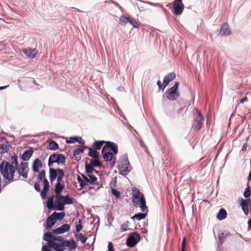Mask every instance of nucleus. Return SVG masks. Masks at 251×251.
Returning a JSON list of instances; mask_svg holds the SVG:
<instances>
[{
	"label": "nucleus",
	"instance_id": "nucleus-52",
	"mask_svg": "<svg viewBox=\"0 0 251 251\" xmlns=\"http://www.w3.org/2000/svg\"><path fill=\"white\" fill-rule=\"evenodd\" d=\"M248 229L249 230L250 229H251V219L249 220V221L248 222Z\"/></svg>",
	"mask_w": 251,
	"mask_h": 251
},
{
	"label": "nucleus",
	"instance_id": "nucleus-38",
	"mask_svg": "<svg viewBox=\"0 0 251 251\" xmlns=\"http://www.w3.org/2000/svg\"><path fill=\"white\" fill-rule=\"evenodd\" d=\"M76 238H77V240H80L83 244L85 243L87 239V238L86 237L84 236L81 233L78 234L76 235Z\"/></svg>",
	"mask_w": 251,
	"mask_h": 251
},
{
	"label": "nucleus",
	"instance_id": "nucleus-43",
	"mask_svg": "<svg viewBox=\"0 0 251 251\" xmlns=\"http://www.w3.org/2000/svg\"><path fill=\"white\" fill-rule=\"evenodd\" d=\"M78 223H79V224L76 225V231L77 232H79L81 230V229L82 228V226L81 225V220H80V219L79 220Z\"/></svg>",
	"mask_w": 251,
	"mask_h": 251
},
{
	"label": "nucleus",
	"instance_id": "nucleus-1",
	"mask_svg": "<svg viewBox=\"0 0 251 251\" xmlns=\"http://www.w3.org/2000/svg\"><path fill=\"white\" fill-rule=\"evenodd\" d=\"M43 239L48 242V248H52L56 251H63L66 247L74 250L76 247V243L73 239L71 241L64 240L63 237L53 235L50 231L44 233Z\"/></svg>",
	"mask_w": 251,
	"mask_h": 251
},
{
	"label": "nucleus",
	"instance_id": "nucleus-47",
	"mask_svg": "<svg viewBox=\"0 0 251 251\" xmlns=\"http://www.w3.org/2000/svg\"><path fill=\"white\" fill-rule=\"evenodd\" d=\"M185 242H186V238H184L182 240L181 251H185Z\"/></svg>",
	"mask_w": 251,
	"mask_h": 251
},
{
	"label": "nucleus",
	"instance_id": "nucleus-8",
	"mask_svg": "<svg viewBox=\"0 0 251 251\" xmlns=\"http://www.w3.org/2000/svg\"><path fill=\"white\" fill-rule=\"evenodd\" d=\"M66 158L64 155L59 153H53L50 155L49 161L48 166L50 168H52L53 164L57 163L58 164H64L65 163Z\"/></svg>",
	"mask_w": 251,
	"mask_h": 251
},
{
	"label": "nucleus",
	"instance_id": "nucleus-12",
	"mask_svg": "<svg viewBox=\"0 0 251 251\" xmlns=\"http://www.w3.org/2000/svg\"><path fill=\"white\" fill-rule=\"evenodd\" d=\"M140 235L136 232L132 233L126 240V245L129 247H133L139 241Z\"/></svg>",
	"mask_w": 251,
	"mask_h": 251
},
{
	"label": "nucleus",
	"instance_id": "nucleus-31",
	"mask_svg": "<svg viewBox=\"0 0 251 251\" xmlns=\"http://www.w3.org/2000/svg\"><path fill=\"white\" fill-rule=\"evenodd\" d=\"M85 172L86 175L92 174L94 172L97 173V171L93 168L90 164H85Z\"/></svg>",
	"mask_w": 251,
	"mask_h": 251
},
{
	"label": "nucleus",
	"instance_id": "nucleus-41",
	"mask_svg": "<svg viewBox=\"0 0 251 251\" xmlns=\"http://www.w3.org/2000/svg\"><path fill=\"white\" fill-rule=\"evenodd\" d=\"M251 195V190L250 189L249 187L246 188L244 192V196L245 198H248Z\"/></svg>",
	"mask_w": 251,
	"mask_h": 251
},
{
	"label": "nucleus",
	"instance_id": "nucleus-6",
	"mask_svg": "<svg viewBox=\"0 0 251 251\" xmlns=\"http://www.w3.org/2000/svg\"><path fill=\"white\" fill-rule=\"evenodd\" d=\"M38 179L39 182L42 181L43 180L44 188L41 192V196L42 199H46L47 195L50 190V185L48 180L46 178L45 170H42L41 172H39Z\"/></svg>",
	"mask_w": 251,
	"mask_h": 251
},
{
	"label": "nucleus",
	"instance_id": "nucleus-24",
	"mask_svg": "<svg viewBox=\"0 0 251 251\" xmlns=\"http://www.w3.org/2000/svg\"><path fill=\"white\" fill-rule=\"evenodd\" d=\"M89 150V152L88 155L94 158V159H99V153L97 151V150L92 149V148H88Z\"/></svg>",
	"mask_w": 251,
	"mask_h": 251
},
{
	"label": "nucleus",
	"instance_id": "nucleus-23",
	"mask_svg": "<svg viewBox=\"0 0 251 251\" xmlns=\"http://www.w3.org/2000/svg\"><path fill=\"white\" fill-rule=\"evenodd\" d=\"M56 222V220H55V218L52 214L47 219L46 224H47V229H49L51 228Z\"/></svg>",
	"mask_w": 251,
	"mask_h": 251
},
{
	"label": "nucleus",
	"instance_id": "nucleus-60",
	"mask_svg": "<svg viewBox=\"0 0 251 251\" xmlns=\"http://www.w3.org/2000/svg\"><path fill=\"white\" fill-rule=\"evenodd\" d=\"M75 8V9L76 10V11H78V12H82L81 10H79L78 9H77V8Z\"/></svg>",
	"mask_w": 251,
	"mask_h": 251
},
{
	"label": "nucleus",
	"instance_id": "nucleus-40",
	"mask_svg": "<svg viewBox=\"0 0 251 251\" xmlns=\"http://www.w3.org/2000/svg\"><path fill=\"white\" fill-rule=\"evenodd\" d=\"M129 23L134 27H138L140 25L135 20L130 18Z\"/></svg>",
	"mask_w": 251,
	"mask_h": 251
},
{
	"label": "nucleus",
	"instance_id": "nucleus-37",
	"mask_svg": "<svg viewBox=\"0 0 251 251\" xmlns=\"http://www.w3.org/2000/svg\"><path fill=\"white\" fill-rule=\"evenodd\" d=\"M53 215L54 216V218H55V220H57V219L59 220H62L64 216H65V213L64 212H61V213H56L54 212L52 213Z\"/></svg>",
	"mask_w": 251,
	"mask_h": 251
},
{
	"label": "nucleus",
	"instance_id": "nucleus-28",
	"mask_svg": "<svg viewBox=\"0 0 251 251\" xmlns=\"http://www.w3.org/2000/svg\"><path fill=\"white\" fill-rule=\"evenodd\" d=\"M48 148L50 150H53V151L56 150L59 148V145L54 141L50 140L49 142V144L48 146Z\"/></svg>",
	"mask_w": 251,
	"mask_h": 251
},
{
	"label": "nucleus",
	"instance_id": "nucleus-50",
	"mask_svg": "<svg viewBox=\"0 0 251 251\" xmlns=\"http://www.w3.org/2000/svg\"><path fill=\"white\" fill-rule=\"evenodd\" d=\"M79 183L81 188H83L85 185H87L86 182L83 180H81V182Z\"/></svg>",
	"mask_w": 251,
	"mask_h": 251
},
{
	"label": "nucleus",
	"instance_id": "nucleus-45",
	"mask_svg": "<svg viewBox=\"0 0 251 251\" xmlns=\"http://www.w3.org/2000/svg\"><path fill=\"white\" fill-rule=\"evenodd\" d=\"M75 142H79L78 139L77 138H71L70 140H68L66 141L67 143H74Z\"/></svg>",
	"mask_w": 251,
	"mask_h": 251
},
{
	"label": "nucleus",
	"instance_id": "nucleus-53",
	"mask_svg": "<svg viewBox=\"0 0 251 251\" xmlns=\"http://www.w3.org/2000/svg\"><path fill=\"white\" fill-rule=\"evenodd\" d=\"M139 143H140V146L142 147H143V148L145 147V144H144V143L143 142V141L140 140L139 141Z\"/></svg>",
	"mask_w": 251,
	"mask_h": 251
},
{
	"label": "nucleus",
	"instance_id": "nucleus-29",
	"mask_svg": "<svg viewBox=\"0 0 251 251\" xmlns=\"http://www.w3.org/2000/svg\"><path fill=\"white\" fill-rule=\"evenodd\" d=\"M226 215L227 213L226 210L224 208H221L217 216V218L220 220H222L226 218Z\"/></svg>",
	"mask_w": 251,
	"mask_h": 251
},
{
	"label": "nucleus",
	"instance_id": "nucleus-35",
	"mask_svg": "<svg viewBox=\"0 0 251 251\" xmlns=\"http://www.w3.org/2000/svg\"><path fill=\"white\" fill-rule=\"evenodd\" d=\"M129 20H130L129 17H126L124 15H122L120 17V19H119L120 24L124 25H126L127 23H129Z\"/></svg>",
	"mask_w": 251,
	"mask_h": 251
},
{
	"label": "nucleus",
	"instance_id": "nucleus-22",
	"mask_svg": "<svg viewBox=\"0 0 251 251\" xmlns=\"http://www.w3.org/2000/svg\"><path fill=\"white\" fill-rule=\"evenodd\" d=\"M43 166V163L39 159H36L33 164L32 170L35 173H39V169L41 168Z\"/></svg>",
	"mask_w": 251,
	"mask_h": 251
},
{
	"label": "nucleus",
	"instance_id": "nucleus-10",
	"mask_svg": "<svg viewBox=\"0 0 251 251\" xmlns=\"http://www.w3.org/2000/svg\"><path fill=\"white\" fill-rule=\"evenodd\" d=\"M16 170H17L19 174V176L17 178L19 179L20 176L24 178H27V174L29 170L27 163L24 162H21L20 165L16 167Z\"/></svg>",
	"mask_w": 251,
	"mask_h": 251
},
{
	"label": "nucleus",
	"instance_id": "nucleus-56",
	"mask_svg": "<svg viewBox=\"0 0 251 251\" xmlns=\"http://www.w3.org/2000/svg\"><path fill=\"white\" fill-rule=\"evenodd\" d=\"M7 87V86L0 87V90L4 89L6 88Z\"/></svg>",
	"mask_w": 251,
	"mask_h": 251
},
{
	"label": "nucleus",
	"instance_id": "nucleus-3",
	"mask_svg": "<svg viewBox=\"0 0 251 251\" xmlns=\"http://www.w3.org/2000/svg\"><path fill=\"white\" fill-rule=\"evenodd\" d=\"M50 180L53 182L57 178V183L55 185V195H61V193L64 189L65 184L63 178L65 176L64 171L61 169H55L50 168L49 170Z\"/></svg>",
	"mask_w": 251,
	"mask_h": 251
},
{
	"label": "nucleus",
	"instance_id": "nucleus-33",
	"mask_svg": "<svg viewBox=\"0 0 251 251\" xmlns=\"http://www.w3.org/2000/svg\"><path fill=\"white\" fill-rule=\"evenodd\" d=\"M9 162L10 164H12L13 167L16 168L19 165L17 156L16 155L12 156Z\"/></svg>",
	"mask_w": 251,
	"mask_h": 251
},
{
	"label": "nucleus",
	"instance_id": "nucleus-59",
	"mask_svg": "<svg viewBox=\"0 0 251 251\" xmlns=\"http://www.w3.org/2000/svg\"><path fill=\"white\" fill-rule=\"evenodd\" d=\"M183 109V108H181L178 110V113H180L181 111H182Z\"/></svg>",
	"mask_w": 251,
	"mask_h": 251
},
{
	"label": "nucleus",
	"instance_id": "nucleus-7",
	"mask_svg": "<svg viewBox=\"0 0 251 251\" xmlns=\"http://www.w3.org/2000/svg\"><path fill=\"white\" fill-rule=\"evenodd\" d=\"M119 168L123 175L127 174L132 169L126 154L123 155L120 158Z\"/></svg>",
	"mask_w": 251,
	"mask_h": 251
},
{
	"label": "nucleus",
	"instance_id": "nucleus-14",
	"mask_svg": "<svg viewBox=\"0 0 251 251\" xmlns=\"http://www.w3.org/2000/svg\"><path fill=\"white\" fill-rule=\"evenodd\" d=\"M108 151H112L114 154L118 153V149L117 145L114 142L106 141L105 145L103 147V152Z\"/></svg>",
	"mask_w": 251,
	"mask_h": 251
},
{
	"label": "nucleus",
	"instance_id": "nucleus-51",
	"mask_svg": "<svg viewBox=\"0 0 251 251\" xmlns=\"http://www.w3.org/2000/svg\"><path fill=\"white\" fill-rule=\"evenodd\" d=\"M157 84L158 86V88L159 90L161 89H162V84H161V82L160 80H158L157 82Z\"/></svg>",
	"mask_w": 251,
	"mask_h": 251
},
{
	"label": "nucleus",
	"instance_id": "nucleus-20",
	"mask_svg": "<svg viewBox=\"0 0 251 251\" xmlns=\"http://www.w3.org/2000/svg\"><path fill=\"white\" fill-rule=\"evenodd\" d=\"M174 9V13L176 15H180L183 12L184 5L183 3H173Z\"/></svg>",
	"mask_w": 251,
	"mask_h": 251
},
{
	"label": "nucleus",
	"instance_id": "nucleus-25",
	"mask_svg": "<svg viewBox=\"0 0 251 251\" xmlns=\"http://www.w3.org/2000/svg\"><path fill=\"white\" fill-rule=\"evenodd\" d=\"M104 144H106V141H95L92 144V149L96 150H99Z\"/></svg>",
	"mask_w": 251,
	"mask_h": 251
},
{
	"label": "nucleus",
	"instance_id": "nucleus-48",
	"mask_svg": "<svg viewBox=\"0 0 251 251\" xmlns=\"http://www.w3.org/2000/svg\"><path fill=\"white\" fill-rule=\"evenodd\" d=\"M248 101V98L247 97H245L240 100V103H243L245 102Z\"/></svg>",
	"mask_w": 251,
	"mask_h": 251
},
{
	"label": "nucleus",
	"instance_id": "nucleus-32",
	"mask_svg": "<svg viewBox=\"0 0 251 251\" xmlns=\"http://www.w3.org/2000/svg\"><path fill=\"white\" fill-rule=\"evenodd\" d=\"M145 212V213H139L138 214H136L132 217V219H136L139 221L140 220L145 219V218H146V217L147 215V213H148L146 212Z\"/></svg>",
	"mask_w": 251,
	"mask_h": 251
},
{
	"label": "nucleus",
	"instance_id": "nucleus-34",
	"mask_svg": "<svg viewBox=\"0 0 251 251\" xmlns=\"http://www.w3.org/2000/svg\"><path fill=\"white\" fill-rule=\"evenodd\" d=\"M90 164L93 168L101 167L102 165L101 163L98 160V159H91Z\"/></svg>",
	"mask_w": 251,
	"mask_h": 251
},
{
	"label": "nucleus",
	"instance_id": "nucleus-17",
	"mask_svg": "<svg viewBox=\"0 0 251 251\" xmlns=\"http://www.w3.org/2000/svg\"><path fill=\"white\" fill-rule=\"evenodd\" d=\"M23 52L28 58H34L36 56L38 51L36 49L27 48L22 50Z\"/></svg>",
	"mask_w": 251,
	"mask_h": 251
},
{
	"label": "nucleus",
	"instance_id": "nucleus-42",
	"mask_svg": "<svg viewBox=\"0 0 251 251\" xmlns=\"http://www.w3.org/2000/svg\"><path fill=\"white\" fill-rule=\"evenodd\" d=\"M112 193L117 198H119L120 197V192L114 188H112Z\"/></svg>",
	"mask_w": 251,
	"mask_h": 251
},
{
	"label": "nucleus",
	"instance_id": "nucleus-49",
	"mask_svg": "<svg viewBox=\"0 0 251 251\" xmlns=\"http://www.w3.org/2000/svg\"><path fill=\"white\" fill-rule=\"evenodd\" d=\"M42 251H51L50 250L48 247L47 245H44L42 247Z\"/></svg>",
	"mask_w": 251,
	"mask_h": 251
},
{
	"label": "nucleus",
	"instance_id": "nucleus-61",
	"mask_svg": "<svg viewBox=\"0 0 251 251\" xmlns=\"http://www.w3.org/2000/svg\"><path fill=\"white\" fill-rule=\"evenodd\" d=\"M237 106H238V105H237V106L235 107V110H236Z\"/></svg>",
	"mask_w": 251,
	"mask_h": 251
},
{
	"label": "nucleus",
	"instance_id": "nucleus-2",
	"mask_svg": "<svg viewBox=\"0 0 251 251\" xmlns=\"http://www.w3.org/2000/svg\"><path fill=\"white\" fill-rule=\"evenodd\" d=\"M73 203V199L67 195H55L48 199L47 206L49 209L63 211L64 205Z\"/></svg>",
	"mask_w": 251,
	"mask_h": 251
},
{
	"label": "nucleus",
	"instance_id": "nucleus-26",
	"mask_svg": "<svg viewBox=\"0 0 251 251\" xmlns=\"http://www.w3.org/2000/svg\"><path fill=\"white\" fill-rule=\"evenodd\" d=\"M229 235L230 234L228 232L227 233H219L218 234V239L220 244H222L225 240L227 238L228 236H229Z\"/></svg>",
	"mask_w": 251,
	"mask_h": 251
},
{
	"label": "nucleus",
	"instance_id": "nucleus-36",
	"mask_svg": "<svg viewBox=\"0 0 251 251\" xmlns=\"http://www.w3.org/2000/svg\"><path fill=\"white\" fill-rule=\"evenodd\" d=\"M87 148H88L87 147L83 146L81 148H76L75 149L74 152V155H76L82 153L84 152L85 149Z\"/></svg>",
	"mask_w": 251,
	"mask_h": 251
},
{
	"label": "nucleus",
	"instance_id": "nucleus-15",
	"mask_svg": "<svg viewBox=\"0 0 251 251\" xmlns=\"http://www.w3.org/2000/svg\"><path fill=\"white\" fill-rule=\"evenodd\" d=\"M87 176L82 175L83 180L86 182V184L89 185L90 184L94 185L96 183L98 180L97 177L93 175L92 174L87 175Z\"/></svg>",
	"mask_w": 251,
	"mask_h": 251
},
{
	"label": "nucleus",
	"instance_id": "nucleus-46",
	"mask_svg": "<svg viewBox=\"0 0 251 251\" xmlns=\"http://www.w3.org/2000/svg\"><path fill=\"white\" fill-rule=\"evenodd\" d=\"M108 250L107 251H115L112 242H109L108 244Z\"/></svg>",
	"mask_w": 251,
	"mask_h": 251
},
{
	"label": "nucleus",
	"instance_id": "nucleus-16",
	"mask_svg": "<svg viewBox=\"0 0 251 251\" xmlns=\"http://www.w3.org/2000/svg\"><path fill=\"white\" fill-rule=\"evenodd\" d=\"M70 229V226L68 224H64L55 229L52 230L51 234H59L64 233L68 231Z\"/></svg>",
	"mask_w": 251,
	"mask_h": 251
},
{
	"label": "nucleus",
	"instance_id": "nucleus-19",
	"mask_svg": "<svg viewBox=\"0 0 251 251\" xmlns=\"http://www.w3.org/2000/svg\"><path fill=\"white\" fill-rule=\"evenodd\" d=\"M231 34V31L229 27V25L227 23H224L221 27L219 34L221 36L224 35H228Z\"/></svg>",
	"mask_w": 251,
	"mask_h": 251
},
{
	"label": "nucleus",
	"instance_id": "nucleus-62",
	"mask_svg": "<svg viewBox=\"0 0 251 251\" xmlns=\"http://www.w3.org/2000/svg\"><path fill=\"white\" fill-rule=\"evenodd\" d=\"M250 163H251V158L250 159Z\"/></svg>",
	"mask_w": 251,
	"mask_h": 251
},
{
	"label": "nucleus",
	"instance_id": "nucleus-27",
	"mask_svg": "<svg viewBox=\"0 0 251 251\" xmlns=\"http://www.w3.org/2000/svg\"><path fill=\"white\" fill-rule=\"evenodd\" d=\"M33 152V151L31 150H28L24 152L22 156V159L24 160V161L28 160L30 157L31 156Z\"/></svg>",
	"mask_w": 251,
	"mask_h": 251
},
{
	"label": "nucleus",
	"instance_id": "nucleus-4",
	"mask_svg": "<svg viewBox=\"0 0 251 251\" xmlns=\"http://www.w3.org/2000/svg\"><path fill=\"white\" fill-rule=\"evenodd\" d=\"M16 168L10 164L9 162L3 161L0 165V172L4 179L8 181L7 183L18 180L15 178Z\"/></svg>",
	"mask_w": 251,
	"mask_h": 251
},
{
	"label": "nucleus",
	"instance_id": "nucleus-54",
	"mask_svg": "<svg viewBox=\"0 0 251 251\" xmlns=\"http://www.w3.org/2000/svg\"><path fill=\"white\" fill-rule=\"evenodd\" d=\"M79 142H78V143L81 144H84L85 143V142L84 141L82 140L81 138H79V139H78Z\"/></svg>",
	"mask_w": 251,
	"mask_h": 251
},
{
	"label": "nucleus",
	"instance_id": "nucleus-13",
	"mask_svg": "<svg viewBox=\"0 0 251 251\" xmlns=\"http://www.w3.org/2000/svg\"><path fill=\"white\" fill-rule=\"evenodd\" d=\"M101 153L103 155V158L105 161H110L111 165L113 166H114L116 160V157L115 156V154L110 152L107 150H106V151L103 152V149L102 150Z\"/></svg>",
	"mask_w": 251,
	"mask_h": 251
},
{
	"label": "nucleus",
	"instance_id": "nucleus-39",
	"mask_svg": "<svg viewBox=\"0 0 251 251\" xmlns=\"http://www.w3.org/2000/svg\"><path fill=\"white\" fill-rule=\"evenodd\" d=\"M129 225V222L128 221H126L125 222H124V224H122V225L121 226V231L124 232V231H126L127 230L129 229V228H128Z\"/></svg>",
	"mask_w": 251,
	"mask_h": 251
},
{
	"label": "nucleus",
	"instance_id": "nucleus-9",
	"mask_svg": "<svg viewBox=\"0 0 251 251\" xmlns=\"http://www.w3.org/2000/svg\"><path fill=\"white\" fill-rule=\"evenodd\" d=\"M179 84L178 82H176L173 87L168 90L166 92V97L168 99L174 100L178 98L179 93L177 91V88Z\"/></svg>",
	"mask_w": 251,
	"mask_h": 251
},
{
	"label": "nucleus",
	"instance_id": "nucleus-5",
	"mask_svg": "<svg viewBox=\"0 0 251 251\" xmlns=\"http://www.w3.org/2000/svg\"><path fill=\"white\" fill-rule=\"evenodd\" d=\"M132 201L134 206L139 207L142 212H148V207L146 204L144 195L139 190H135L132 194Z\"/></svg>",
	"mask_w": 251,
	"mask_h": 251
},
{
	"label": "nucleus",
	"instance_id": "nucleus-44",
	"mask_svg": "<svg viewBox=\"0 0 251 251\" xmlns=\"http://www.w3.org/2000/svg\"><path fill=\"white\" fill-rule=\"evenodd\" d=\"M40 182L39 181L36 182L34 184V188L37 192H41L40 187Z\"/></svg>",
	"mask_w": 251,
	"mask_h": 251
},
{
	"label": "nucleus",
	"instance_id": "nucleus-58",
	"mask_svg": "<svg viewBox=\"0 0 251 251\" xmlns=\"http://www.w3.org/2000/svg\"><path fill=\"white\" fill-rule=\"evenodd\" d=\"M81 180H82V179L80 177V176H78V180L79 182H81Z\"/></svg>",
	"mask_w": 251,
	"mask_h": 251
},
{
	"label": "nucleus",
	"instance_id": "nucleus-55",
	"mask_svg": "<svg viewBox=\"0 0 251 251\" xmlns=\"http://www.w3.org/2000/svg\"><path fill=\"white\" fill-rule=\"evenodd\" d=\"M173 3H182V0H175Z\"/></svg>",
	"mask_w": 251,
	"mask_h": 251
},
{
	"label": "nucleus",
	"instance_id": "nucleus-21",
	"mask_svg": "<svg viewBox=\"0 0 251 251\" xmlns=\"http://www.w3.org/2000/svg\"><path fill=\"white\" fill-rule=\"evenodd\" d=\"M250 199L244 200L243 199H241V205L242 206V208L244 213L246 215H248L249 214V208H248V204L250 202Z\"/></svg>",
	"mask_w": 251,
	"mask_h": 251
},
{
	"label": "nucleus",
	"instance_id": "nucleus-57",
	"mask_svg": "<svg viewBox=\"0 0 251 251\" xmlns=\"http://www.w3.org/2000/svg\"><path fill=\"white\" fill-rule=\"evenodd\" d=\"M246 146H245V145H244L242 148V151H244V150H246Z\"/></svg>",
	"mask_w": 251,
	"mask_h": 251
},
{
	"label": "nucleus",
	"instance_id": "nucleus-11",
	"mask_svg": "<svg viewBox=\"0 0 251 251\" xmlns=\"http://www.w3.org/2000/svg\"><path fill=\"white\" fill-rule=\"evenodd\" d=\"M203 118L201 112L197 109L195 114L193 127L196 130L201 129L203 124Z\"/></svg>",
	"mask_w": 251,
	"mask_h": 251
},
{
	"label": "nucleus",
	"instance_id": "nucleus-30",
	"mask_svg": "<svg viewBox=\"0 0 251 251\" xmlns=\"http://www.w3.org/2000/svg\"><path fill=\"white\" fill-rule=\"evenodd\" d=\"M0 149L3 153L7 152L9 150V144L8 142L5 141L0 144Z\"/></svg>",
	"mask_w": 251,
	"mask_h": 251
},
{
	"label": "nucleus",
	"instance_id": "nucleus-18",
	"mask_svg": "<svg viewBox=\"0 0 251 251\" xmlns=\"http://www.w3.org/2000/svg\"><path fill=\"white\" fill-rule=\"evenodd\" d=\"M176 77V74L174 72H171L165 76L163 83L164 87L163 90L166 87L169 83L174 80Z\"/></svg>",
	"mask_w": 251,
	"mask_h": 251
}]
</instances>
